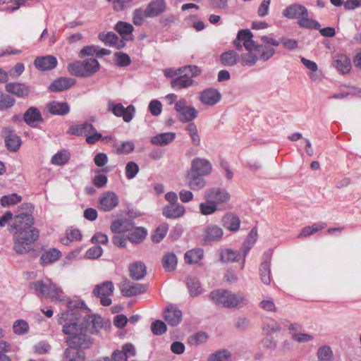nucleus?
I'll use <instances>...</instances> for the list:
<instances>
[{"label":"nucleus","mask_w":361,"mask_h":361,"mask_svg":"<svg viewBox=\"0 0 361 361\" xmlns=\"http://www.w3.org/2000/svg\"><path fill=\"white\" fill-rule=\"evenodd\" d=\"M186 130L189 133L194 145H199L200 137L198 135L197 126L194 123H190L186 126Z\"/></svg>","instance_id":"0e129e2a"},{"label":"nucleus","mask_w":361,"mask_h":361,"mask_svg":"<svg viewBox=\"0 0 361 361\" xmlns=\"http://www.w3.org/2000/svg\"><path fill=\"white\" fill-rule=\"evenodd\" d=\"M54 301L63 302L66 300V295L62 289L55 283H50L47 297Z\"/></svg>","instance_id":"c9c22d12"},{"label":"nucleus","mask_w":361,"mask_h":361,"mask_svg":"<svg viewBox=\"0 0 361 361\" xmlns=\"http://www.w3.org/2000/svg\"><path fill=\"white\" fill-rule=\"evenodd\" d=\"M179 74L180 75L173 78L171 82V87L173 89L180 90L187 88L192 85L193 80L190 78L187 73L179 71Z\"/></svg>","instance_id":"a878e982"},{"label":"nucleus","mask_w":361,"mask_h":361,"mask_svg":"<svg viewBox=\"0 0 361 361\" xmlns=\"http://www.w3.org/2000/svg\"><path fill=\"white\" fill-rule=\"evenodd\" d=\"M240 258V252L231 249H226L221 252V259L224 262H238Z\"/></svg>","instance_id":"8fccbe9b"},{"label":"nucleus","mask_w":361,"mask_h":361,"mask_svg":"<svg viewBox=\"0 0 361 361\" xmlns=\"http://www.w3.org/2000/svg\"><path fill=\"white\" fill-rule=\"evenodd\" d=\"M22 200L21 196L18 195L16 193H12L8 195L3 196L0 200L1 205L4 207L15 205Z\"/></svg>","instance_id":"5fc2aeb1"},{"label":"nucleus","mask_w":361,"mask_h":361,"mask_svg":"<svg viewBox=\"0 0 361 361\" xmlns=\"http://www.w3.org/2000/svg\"><path fill=\"white\" fill-rule=\"evenodd\" d=\"M239 59L238 54L233 50L224 52L220 56L221 63L226 66H233L236 64Z\"/></svg>","instance_id":"79ce46f5"},{"label":"nucleus","mask_w":361,"mask_h":361,"mask_svg":"<svg viewBox=\"0 0 361 361\" xmlns=\"http://www.w3.org/2000/svg\"><path fill=\"white\" fill-rule=\"evenodd\" d=\"M146 18H149L147 8L145 11L142 8H136L133 11V22L135 25H141Z\"/></svg>","instance_id":"e2e57ef3"},{"label":"nucleus","mask_w":361,"mask_h":361,"mask_svg":"<svg viewBox=\"0 0 361 361\" xmlns=\"http://www.w3.org/2000/svg\"><path fill=\"white\" fill-rule=\"evenodd\" d=\"M133 226L131 220L126 219H118L112 223L111 230L113 233L118 234L129 233L133 228Z\"/></svg>","instance_id":"5701e85b"},{"label":"nucleus","mask_w":361,"mask_h":361,"mask_svg":"<svg viewBox=\"0 0 361 361\" xmlns=\"http://www.w3.org/2000/svg\"><path fill=\"white\" fill-rule=\"evenodd\" d=\"M283 16L287 18L297 19L300 27L307 29H319V22L308 18V11L302 5L294 4L283 11Z\"/></svg>","instance_id":"39448f33"},{"label":"nucleus","mask_w":361,"mask_h":361,"mask_svg":"<svg viewBox=\"0 0 361 361\" xmlns=\"http://www.w3.org/2000/svg\"><path fill=\"white\" fill-rule=\"evenodd\" d=\"M82 235L80 230L77 228H68L66 231L65 236L60 239V241L63 245H68L73 241L80 240Z\"/></svg>","instance_id":"ea45409f"},{"label":"nucleus","mask_w":361,"mask_h":361,"mask_svg":"<svg viewBox=\"0 0 361 361\" xmlns=\"http://www.w3.org/2000/svg\"><path fill=\"white\" fill-rule=\"evenodd\" d=\"M114 153L116 154H128L135 149V145L131 141H126L121 143H114L113 145Z\"/></svg>","instance_id":"58836bf2"},{"label":"nucleus","mask_w":361,"mask_h":361,"mask_svg":"<svg viewBox=\"0 0 361 361\" xmlns=\"http://www.w3.org/2000/svg\"><path fill=\"white\" fill-rule=\"evenodd\" d=\"M70 159V153L66 149H62L56 153L51 159V163L56 166L66 164Z\"/></svg>","instance_id":"c03bdc74"},{"label":"nucleus","mask_w":361,"mask_h":361,"mask_svg":"<svg viewBox=\"0 0 361 361\" xmlns=\"http://www.w3.org/2000/svg\"><path fill=\"white\" fill-rule=\"evenodd\" d=\"M118 204V197L114 192L108 191L103 193L98 203V208L104 212H109Z\"/></svg>","instance_id":"1a4fd4ad"},{"label":"nucleus","mask_w":361,"mask_h":361,"mask_svg":"<svg viewBox=\"0 0 361 361\" xmlns=\"http://www.w3.org/2000/svg\"><path fill=\"white\" fill-rule=\"evenodd\" d=\"M84 320L89 324V326H92L91 333L97 331L98 329L103 326L102 319L100 316L89 315L87 318H85Z\"/></svg>","instance_id":"bf43d9fd"},{"label":"nucleus","mask_w":361,"mask_h":361,"mask_svg":"<svg viewBox=\"0 0 361 361\" xmlns=\"http://www.w3.org/2000/svg\"><path fill=\"white\" fill-rule=\"evenodd\" d=\"M257 238V228L255 227L250 231L249 235L247 238V240L243 243V254L241 269H243L245 267L246 256L248 254L250 250L254 244L256 243Z\"/></svg>","instance_id":"b1692460"},{"label":"nucleus","mask_w":361,"mask_h":361,"mask_svg":"<svg viewBox=\"0 0 361 361\" xmlns=\"http://www.w3.org/2000/svg\"><path fill=\"white\" fill-rule=\"evenodd\" d=\"M61 257V252L56 249L52 248L44 252L40 258L41 264L44 265L49 264Z\"/></svg>","instance_id":"f704fd0d"},{"label":"nucleus","mask_w":361,"mask_h":361,"mask_svg":"<svg viewBox=\"0 0 361 361\" xmlns=\"http://www.w3.org/2000/svg\"><path fill=\"white\" fill-rule=\"evenodd\" d=\"M68 71L72 75L77 77H85L82 61H76L68 65Z\"/></svg>","instance_id":"3c124183"},{"label":"nucleus","mask_w":361,"mask_h":361,"mask_svg":"<svg viewBox=\"0 0 361 361\" xmlns=\"http://www.w3.org/2000/svg\"><path fill=\"white\" fill-rule=\"evenodd\" d=\"M58 322L62 326V332L67 336V345L78 343L82 348H90L92 341L87 336V327L84 326L78 310H67L59 314Z\"/></svg>","instance_id":"7ed1b4c3"},{"label":"nucleus","mask_w":361,"mask_h":361,"mask_svg":"<svg viewBox=\"0 0 361 361\" xmlns=\"http://www.w3.org/2000/svg\"><path fill=\"white\" fill-rule=\"evenodd\" d=\"M74 83L73 79L61 77L53 81L49 85V90L52 92H62L72 87Z\"/></svg>","instance_id":"393cba45"},{"label":"nucleus","mask_w":361,"mask_h":361,"mask_svg":"<svg viewBox=\"0 0 361 361\" xmlns=\"http://www.w3.org/2000/svg\"><path fill=\"white\" fill-rule=\"evenodd\" d=\"M230 355L227 350L219 351L211 355L208 361H228Z\"/></svg>","instance_id":"774afa93"},{"label":"nucleus","mask_w":361,"mask_h":361,"mask_svg":"<svg viewBox=\"0 0 361 361\" xmlns=\"http://www.w3.org/2000/svg\"><path fill=\"white\" fill-rule=\"evenodd\" d=\"M169 231V224L163 223L160 224L152 235V240L154 243H158L161 242L166 236Z\"/></svg>","instance_id":"09e8293b"},{"label":"nucleus","mask_w":361,"mask_h":361,"mask_svg":"<svg viewBox=\"0 0 361 361\" xmlns=\"http://www.w3.org/2000/svg\"><path fill=\"white\" fill-rule=\"evenodd\" d=\"M222 221L223 226L231 231H238L240 225V219L233 214H227L224 216Z\"/></svg>","instance_id":"2f4dec72"},{"label":"nucleus","mask_w":361,"mask_h":361,"mask_svg":"<svg viewBox=\"0 0 361 361\" xmlns=\"http://www.w3.org/2000/svg\"><path fill=\"white\" fill-rule=\"evenodd\" d=\"M185 208L180 203L166 205L162 210V214L168 219H177L184 215Z\"/></svg>","instance_id":"2eb2a0df"},{"label":"nucleus","mask_w":361,"mask_h":361,"mask_svg":"<svg viewBox=\"0 0 361 361\" xmlns=\"http://www.w3.org/2000/svg\"><path fill=\"white\" fill-rule=\"evenodd\" d=\"M114 290V283L110 281L97 284L93 290V295L99 298L100 303L103 306H109L112 303L110 297Z\"/></svg>","instance_id":"423d86ee"},{"label":"nucleus","mask_w":361,"mask_h":361,"mask_svg":"<svg viewBox=\"0 0 361 361\" xmlns=\"http://www.w3.org/2000/svg\"><path fill=\"white\" fill-rule=\"evenodd\" d=\"M187 284L191 295L195 296L201 293L200 282L196 278H188Z\"/></svg>","instance_id":"052dcab7"},{"label":"nucleus","mask_w":361,"mask_h":361,"mask_svg":"<svg viewBox=\"0 0 361 361\" xmlns=\"http://www.w3.org/2000/svg\"><path fill=\"white\" fill-rule=\"evenodd\" d=\"M140 171L139 166L134 161H128L125 168V174L127 179L134 178Z\"/></svg>","instance_id":"13d9d810"},{"label":"nucleus","mask_w":361,"mask_h":361,"mask_svg":"<svg viewBox=\"0 0 361 361\" xmlns=\"http://www.w3.org/2000/svg\"><path fill=\"white\" fill-rule=\"evenodd\" d=\"M327 224L325 222L315 223L312 226H307L302 228L300 233L298 235V238L308 237L326 227Z\"/></svg>","instance_id":"473e14b6"},{"label":"nucleus","mask_w":361,"mask_h":361,"mask_svg":"<svg viewBox=\"0 0 361 361\" xmlns=\"http://www.w3.org/2000/svg\"><path fill=\"white\" fill-rule=\"evenodd\" d=\"M221 99V94L214 89H207L200 94V102L206 105L212 106L216 104Z\"/></svg>","instance_id":"aec40b11"},{"label":"nucleus","mask_w":361,"mask_h":361,"mask_svg":"<svg viewBox=\"0 0 361 361\" xmlns=\"http://www.w3.org/2000/svg\"><path fill=\"white\" fill-rule=\"evenodd\" d=\"M204 176L195 173L190 171H188L185 174L186 185L192 190H200L203 189L206 185V181Z\"/></svg>","instance_id":"9b49d317"},{"label":"nucleus","mask_w":361,"mask_h":361,"mask_svg":"<svg viewBox=\"0 0 361 361\" xmlns=\"http://www.w3.org/2000/svg\"><path fill=\"white\" fill-rule=\"evenodd\" d=\"M68 348L65 350V355L68 361H85V354L82 348L78 343L73 345H68Z\"/></svg>","instance_id":"4468645a"},{"label":"nucleus","mask_w":361,"mask_h":361,"mask_svg":"<svg viewBox=\"0 0 361 361\" xmlns=\"http://www.w3.org/2000/svg\"><path fill=\"white\" fill-rule=\"evenodd\" d=\"M197 111L193 107H187L179 116V120L182 122H189L197 117Z\"/></svg>","instance_id":"4d7b16f0"},{"label":"nucleus","mask_w":361,"mask_h":361,"mask_svg":"<svg viewBox=\"0 0 361 361\" xmlns=\"http://www.w3.org/2000/svg\"><path fill=\"white\" fill-rule=\"evenodd\" d=\"M203 254L202 249L189 250L185 255V261L188 264H196L202 259Z\"/></svg>","instance_id":"49530a36"},{"label":"nucleus","mask_w":361,"mask_h":361,"mask_svg":"<svg viewBox=\"0 0 361 361\" xmlns=\"http://www.w3.org/2000/svg\"><path fill=\"white\" fill-rule=\"evenodd\" d=\"M57 63L56 58L51 55L37 57L34 61L35 67L40 71L54 69L57 66Z\"/></svg>","instance_id":"dca6fc26"},{"label":"nucleus","mask_w":361,"mask_h":361,"mask_svg":"<svg viewBox=\"0 0 361 361\" xmlns=\"http://www.w3.org/2000/svg\"><path fill=\"white\" fill-rule=\"evenodd\" d=\"M109 110L111 111L116 116H122L126 122H130L133 119L135 113V107L133 105H129L125 108L121 104H109Z\"/></svg>","instance_id":"9d476101"},{"label":"nucleus","mask_w":361,"mask_h":361,"mask_svg":"<svg viewBox=\"0 0 361 361\" xmlns=\"http://www.w3.org/2000/svg\"><path fill=\"white\" fill-rule=\"evenodd\" d=\"M29 325L24 319H18L13 323V330L17 335H24L29 331Z\"/></svg>","instance_id":"6e6d98bb"},{"label":"nucleus","mask_w":361,"mask_h":361,"mask_svg":"<svg viewBox=\"0 0 361 361\" xmlns=\"http://www.w3.org/2000/svg\"><path fill=\"white\" fill-rule=\"evenodd\" d=\"M190 171L207 176L212 173V165L207 159L195 157L191 161Z\"/></svg>","instance_id":"6e6552de"},{"label":"nucleus","mask_w":361,"mask_h":361,"mask_svg":"<svg viewBox=\"0 0 361 361\" xmlns=\"http://www.w3.org/2000/svg\"><path fill=\"white\" fill-rule=\"evenodd\" d=\"M11 212H6L0 218V226H4L11 220L9 231L13 233V250L18 254L28 252L32 245L39 238V231L34 225L32 215L22 213L14 216Z\"/></svg>","instance_id":"f257e3e1"},{"label":"nucleus","mask_w":361,"mask_h":361,"mask_svg":"<svg viewBox=\"0 0 361 361\" xmlns=\"http://www.w3.org/2000/svg\"><path fill=\"white\" fill-rule=\"evenodd\" d=\"M223 230L216 225H209L205 228L203 233V239L205 243L218 241L223 237Z\"/></svg>","instance_id":"a211bd4d"},{"label":"nucleus","mask_w":361,"mask_h":361,"mask_svg":"<svg viewBox=\"0 0 361 361\" xmlns=\"http://www.w3.org/2000/svg\"><path fill=\"white\" fill-rule=\"evenodd\" d=\"M50 283H51V282H49L48 283H47L43 281L39 280L30 283L29 287L30 289L32 290L37 297L47 298L49 293Z\"/></svg>","instance_id":"bb28decb"},{"label":"nucleus","mask_w":361,"mask_h":361,"mask_svg":"<svg viewBox=\"0 0 361 361\" xmlns=\"http://www.w3.org/2000/svg\"><path fill=\"white\" fill-rule=\"evenodd\" d=\"M162 266L166 271H173L177 266V258L173 253H168L163 257Z\"/></svg>","instance_id":"a18cd8bd"},{"label":"nucleus","mask_w":361,"mask_h":361,"mask_svg":"<svg viewBox=\"0 0 361 361\" xmlns=\"http://www.w3.org/2000/svg\"><path fill=\"white\" fill-rule=\"evenodd\" d=\"M99 39L109 45H115L118 40V36L112 32L99 33Z\"/></svg>","instance_id":"680f3d73"},{"label":"nucleus","mask_w":361,"mask_h":361,"mask_svg":"<svg viewBox=\"0 0 361 361\" xmlns=\"http://www.w3.org/2000/svg\"><path fill=\"white\" fill-rule=\"evenodd\" d=\"M317 358L319 361H332L334 353L331 348L328 345H323L317 350Z\"/></svg>","instance_id":"864d4df0"},{"label":"nucleus","mask_w":361,"mask_h":361,"mask_svg":"<svg viewBox=\"0 0 361 361\" xmlns=\"http://www.w3.org/2000/svg\"><path fill=\"white\" fill-rule=\"evenodd\" d=\"M115 30L120 34L123 39L126 40L133 39V26L126 22L119 21L115 26Z\"/></svg>","instance_id":"c756f323"},{"label":"nucleus","mask_w":361,"mask_h":361,"mask_svg":"<svg viewBox=\"0 0 361 361\" xmlns=\"http://www.w3.org/2000/svg\"><path fill=\"white\" fill-rule=\"evenodd\" d=\"M5 136V143L7 149L11 152H16L21 145V139L8 128L3 130Z\"/></svg>","instance_id":"ddd939ff"},{"label":"nucleus","mask_w":361,"mask_h":361,"mask_svg":"<svg viewBox=\"0 0 361 361\" xmlns=\"http://www.w3.org/2000/svg\"><path fill=\"white\" fill-rule=\"evenodd\" d=\"M238 40L241 41L247 53L240 56V63L243 66H252L256 64L257 61H267L275 54L272 47H278L280 42L267 35L261 37V44L253 41V35L249 30H240L238 31Z\"/></svg>","instance_id":"f03ea898"},{"label":"nucleus","mask_w":361,"mask_h":361,"mask_svg":"<svg viewBox=\"0 0 361 361\" xmlns=\"http://www.w3.org/2000/svg\"><path fill=\"white\" fill-rule=\"evenodd\" d=\"M271 259H267L260 264L259 273L262 282L265 285H269L271 283Z\"/></svg>","instance_id":"cd10ccee"},{"label":"nucleus","mask_w":361,"mask_h":361,"mask_svg":"<svg viewBox=\"0 0 361 361\" xmlns=\"http://www.w3.org/2000/svg\"><path fill=\"white\" fill-rule=\"evenodd\" d=\"M85 77L90 76L97 73L100 68L98 61L95 59L90 58L82 61Z\"/></svg>","instance_id":"e433bc0d"},{"label":"nucleus","mask_w":361,"mask_h":361,"mask_svg":"<svg viewBox=\"0 0 361 361\" xmlns=\"http://www.w3.org/2000/svg\"><path fill=\"white\" fill-rule=\"evenodd\" d=\"M16 100L9 95L0 93V110H6L12 107Z\"/></svg>","instance_id":"338daca9"},{"label":"nucleus","mask_w":361,"mask_h":361,"mask_svg":"<svg viewBox=\"0 0 361 361\" xmlns=\"http://www.w3.org/2000/svg\"><path fill=\"white\" fill-rule=\"evenodd\" d=\"M48 111L54 115L63 116L70 111L69 105L66 102H52L47 105Z\"/></svg>","instance_id":"c85d7f7f"},{"label":"nucleus","mask_w":361,"mask_h":361,"mask_svg":"<svg viewBox=\"0 0 361 361\" xmlns=\"http://www.w3.org/2000/svg\"><path fill=\"white\" fill-rule=\"evenodd\" d=\"M300 329L298 324H291L289 326L290 333L293 338L298 342H307L312 339V336L307 334H297L296 331Z\"/></svg>","instance_id":"de8ad7c7"},{"label":"nucleus","mask_w":361,"mask_h":361,"mask_svg":"<svg viewBox=\"0 0 361 361\" xmlns=\"http://www.w3.org/2000/svg\"><path fill=\"white\" fill-rule=\"evenodd\" d=\"M93 129V126L89 123H85L80 125L71 126L67 133L71 135L78 136H87L90 133V130Z\"/></svg>","instance_id":"72a5a7b5"},{"label":"nucleus","mask_w":361,"mask_h":361,"mask_svg":"<svg viewBox=\"0 0 361 361\" xmlns=\"http://www.w3.org/2000/svg\"><path fill=\"white\" fill-rule=\"evenodd\" d=\"M210 299L216 305L226 308H235L245 305L247 300L243 293H233L224 289L215 290L210 293Z\"/></svg>","instance_id":"20e7f679"},{"label":"nucleus","mask_w":361,"mask_h":361,"mask_svg":"<svg viewBox=\"0 0 361 361\" xmlns=\"http://www.w3.org/2000/svg\"><path fill=\"white\" fill-rule=\"evenodd\" d=\"M164 318L169 325L177 326L182 320V312L176 307H169L164 312Z\"/></svg>","instance_id":"6ab92c4d"},{"label":"nucleus","mask_w":361,"mask_h":361,"mask_svg":"<svg viewBox=\"0 0 361 361\" xmlns=\"http://www.w3.org/2000/svg\"><path fill=\"white\" fill-rule=\"evenodd\" d=\"M147 287L140 283H132L124 282L120 286V290L122 295L131 297L146 292Z\"/></svg>","instance_id":"f8f14e48"},{"label":"nucleus","mask_w":361,"mask_h":361,"mask_svg":"<svg viewBox=\"0 0 361 361\" xmlns=\"http://www.w3.org/2000/svg\"><path fill=\"white\" fill-rule=\"evenodd\" d=\"M281 327L276 321L273 319H267L263 324L262 331L266 335H270L279 331Z\"/></svg>","instance_id":"603ef678"},{"label":"nucleus","mask_w":361,"mask_h":361,"mask_svg":"<svg viewBox=\"0 0 361 361\" xmlns=\"http://www.w3.org/2000/svg\"><path fill=\"white\" fill-rule=\"evenodd\" d=\"M219 209L216 205L207 201L200 204V211L203 215H210L214 214Z\"/></svg>","instance_id":"69168bd1"},{"label":"nucleus","mask_w":361,"mask_h":361,"mask_svg":"<svg viewBox=\"0 0 361 361\" xmlns=\"http://www.w3.org/2000/svg\"><path fill=\"white\" fill-rule=\"evenodd\" d=\"M336 68L342 74H345L351 70V62L348 56L341 54L335 60Z\"/></svg>","instance_id":"7c9ffc66"},{"label":"nucleus","mask_w":361,"mask_h":361,"mask_svg":"<svg viewBox=\"0 0 361 361\" xmlns=\"http://www.w3.org/2000/svg\"><path fill=\"white\" fill-rule=\"evenodd\" d=\"M147 231L143 228L135 227L130 231L128 239L133 243H140L146 237Z\"/></svg>","instance_id":"a19ab883"},{"label":"nucleus","mask_w":361,"mask_h":361,"mask_svg":"<svg viewBox=\"0 0 361 361\" xmlns=\"http://www.w3.org/2000/svg\"><path fill=\"white\" fill-rule=\"evenodd\" d=\"M176 134L174 133H164L154 136L151 142L156 145H166L174 140Z\"/></svg>","instance_id":"4c0bfd02"},{"label":"nucleus","mask_w":361,"mask_h":361,"mask_svg":"<svg viewBox=\"0 0 361 361\" xmlns=\"http://www.w3.org/2000/svg\"><path fill=\"white\" fill-rule=\"evenodd\" d=\"M6 90L18 97H26L29 95L30 90L28 86L19 82H9L6 85Z\"/></svg>","instance_id":"412c9836"},{"label":"nucleus","mask_w":361,"mask_h":361,"mask_svg":"<svg viewBox=\"0 0 361 361\" xmlns=\"http://www.w3.org/2000/svg\"><path fill=\"white\" fill-rule=\"evenodd\" d=\"M130 276L136 280L142 279L146 274V267L141 262H135L130 267Z\"/></svg>","instance_id":"37998d69"},{"label":"nucleus","mask_w":361,"mask_h":361,"mask_svg":"<svg viewBox=\"0 0 361 361\" xmlns=\"http://www.w3.org/2000/svg\"><path fill=\"white\" fill-rule=\"evenodd\" d=\"M24 121L31 127L37 126L38 123L44 121L42 114L37 108L30 107L23 115Z\"/></svg>","instance_id":"f3484780"},{"label":"nucleus","mask_w":361,"mask_h":361,"mask_svg":"<svg viewBox=\"0 0 361 361\" xmlns=\"http://www.w3.org/2000/svg\"><path fill=\"white\" fill-rule=\"evenodd\" d=\"M204 197L206 201L213 203L219 208L221 204L227 202L230 200V195L224 188H211L205 191Z\"/></svg>","instance_id":"0eeeda50"},{"label":"nucleus","mask_w":361,"mask_h":361,"mask_svg":"<svg viewBox=\"0 0 361 361\" xmlns=\"http://www.w3.org/2000/svg\"><path fill=\"white\" fill-rule=\"evenodd\" d=\"M166 8L165 0H153L147 6V14L149 18H154L162 14Z\"/></svg>","instance_id":"4be33fe9"}]
</instances>
